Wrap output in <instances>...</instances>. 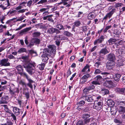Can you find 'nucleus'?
<instances>
[{"instance_id":"nucleus-1","label":"nucleus","mask_w":125,"mask_h":125,"mask_svg":"<svg viewBox=\"0 0 125 125\" xmlns=\"http://www.w3.org/2000/svg\"><path fill=\"white\" fill-rule=\"evenodd\" d=\"M48 49H44L43 55L45 56H49L52 54L53 56L56 53V46L52 45H49L48 46Z\"/></svg>"},{"instance_id":"nucleus-2","label":"nucleus","mask_w":125,"mask_h":125,"mask_svg":"<svg viewBox=\"0 0 125 125\" xmlns=\"http://www.w3.org/2000/svg\"><path fill=\"white\" fill-rule=\"evenodd\" d=\"M36 66L35 64V63H30L27 66H24V67L26 69L27 71L29 74L31 75L35 72Z\"/></svg>"},{"instance_id":"nucleus-3","label":"nucleus","mask_w":125,"mask_h":125,"mask_svg":"<svg viewBox=\"0 0 125 125\" xmlns=\"http://www.w3.org/2000/svg\"><path fill=\"white\" fill-rule=\"evenodd\" d=\"M10 92L11 94H13L15 93H18L19 92L18 89L15 88L14 84H10Z\"/></svg>"},{"instance_id":"nucleus-4","label":"nucleus","mask_w":125,"mask_h":125,"mask_svg":"<svg viewBox=\"0 0 125 125\" xmlns=\"http://www.w3.org/2000/svg\"><path fill=\"white\" fill-rule=\"evenodd\" d=\"M91 77V76L89 74H87L82 77L81 79L80 83L83 84L86 82L89 78Z\"/></svg>"},{"instance_id":"nucleus-5","label":"nucleus","mask_w":125,"mask_h":125,"mask_svg":"<svg viewBox=\"0 0 125 125\" xmlns=\"http://www.w3.org/2000/svg\"><path fill=\"white\" fill-rule=\"evenodd\" d=\"M102 78L100 75H98L95 78V80L92 82V83L95 85L99 84L100 82L102 80Z\"/></svg>"},{"instance_id":"nucleus-6","label":"nucleus","mask_w":125,"mask_h":125,"mask_svg":"<svg viewBox=\"0 0 125 125\" xmlns=\"http://www.w3.org/2000/svg\"><path fill=\"white\" fill-rule=\"evenodd\" d=\"M60 32V31H59L52 27L49 28L47 30V32L50 34H52L55 32L57 34H59Z\"/></svg>"},{"instance_id":"nucleus-7","label":"nucleus","mask_w":125,"mask_h":125,"mask_svg":"<svg viewBox=\"0 0 125 125\" xmlns=\"http://www.w3.org/2000/svg\"><path fill=\"white\" fill-rule=\"evenodd\" d=\"M95 102L94 105V107L98 110H100L102 107L103 105V102L102 101L98 102H97V101Z\"/></svg>"},{"instance_id":"nucleus-8","label":"nucleus","mask_w":125,"mask_h":125,"mask_svg":"<svg viewBox=\"0 0 125 125\" xmlns=\"http://www.w3.org/2000/svg\"><path fill=\"white\" fill-rule=\"evenodd\" d=\"M25 6V5H21L20 4L18 6L16 7L15 9L17 10H19L17 11L19 13H23L25 12V11H27L28 10L27 9L21 10V8H23V6Z\"/></svg>"},{"instance_id":"nucleus-9","label":"nucleus","mask_w":125,"mask_h":125,"mask_svg":"<svg viewBox=\"0 0 125 125\" xmlns=\"http://www.w3.org/2000/svg\"><path fill=\"white\" fill-rule=\"evenodd\" d=\"M104 36H101L99 38L94 41V45H97L98 43H102L104 41Z\"/></svg>"},{"instance_id":"nucleus-10","label":"nucleus","mask_w":125,"mask_h":125,"mask_svg":"<svg viewBox=\"0 0 125 125\" xmlns=\"http://www.w3.org/2000/svg\"><path fill=\"white\" fill-rule=\"evenodd\" d=\"M107 59L110 61H115V55L113 53H111L107 55Z\"/></svg>"},{"instance_id":"nucleus-11","label":"nucleus","mask_w":125,"mask_h":125,"mask_svg":"<svg viewBox=\"0 0 125 125\" xmlns=\"http://www.w3.org/2000/svg\"><path fill=\"white\" fill-rule=\"evenodd\" d=\"M115 64V61H110L108 62L106 64V68L108 69H110L114 67Z\"/></svg>"},{"instance_id":"nucleus-12","label":"nucleus","mask_w":125,"mask_h":125,"mask_svg":"<svg viewBox=\"0 0 125 125\" xmlns=\"http://www.w3.org/2000/svg\"><path fill=\"white\" fill-rule=\"evenodd\" d=\"M90 66L88 64H87L83 69L81 71L83 73V74L88 73L90 71Z\"/></svg>"},{"instance_id":"nucleus-13","label":"nucleus","mask_w":125,"mask_h":125,"mask_svg":"<svg viewBox=\"0 0 125 125\" xmlns=\"http://www.w3.org/2000/svg\"><path fill=\"white\" fill-rule=\"evenodd\" d=\"M31 42L32 43V45H33L34 43L39 44L40 43V40L38 38H33L31 40Z\"/></svg>"},{"instance_id":"nucleus-14","label":"nucleus","mask_w":125,"mask_h":125,"mask_svg":"<svg viewBox=\"0 0 125 125\" xmlns=\"http://www.w3.org/2000/svg\"><path fill=\"white\" fill-rule=\"evenodd\" d=\"M31 29V27H27L25 28L24 29L21 31L20 33V34L21 35L25 34L28 31L30 30Z\"/></svg>"},{"instance_id":"nucleus-15","label":"nucleus","mask_w":125,"mask_h":125,"mask_svg":"<svg viewBox=\"0 0 125 125\" xmlns=\"http://www.w3.org/2000/svg\"><path fill=\"white\" fill-rule=\"evenodd\" d=\"M12 109L13 110L15 115H18L20 114V110L19 108L17 107H12Z\"/></svg>"},{"instance_id":"nucleus-16","label":"nucleus","mask_w":125,"mask_h":125,"mask_svg":"<svg viewBox=\"0 0 125 125\" xmlns=\"http://www.w3.org/2000/svg\"><path fill=\"white\" fill-rule=\"evenodd\" d=\"M82 97L83 98V97H85V100H87L89 102H92L93 100V99L92 96L90 95L83 96V97Z\"/></svg>"},{"instance_id":"nucleus-17","label":"nucleus","mask_w":125,"mask_h":125,"mask_svg":"<svg viewBox=\"0 0 125 125\" xmlns=\"http://www.w3.org/2000/svg\"><path fill=\"white\" fill-rule=\"evenodd\" d=\"M109 52L107 50L106 48L102 49L100 51V54H102L103 55H105L109 53Z\"/></svg>"},{"instance_id":"nucleus-18","label":"nucleus","mask_w":125,"mask_h":125,"mask_svg":"<svg viewBox=\"0 0 125 125\" xmlns=\"http://www.w3.org/2000/svg\"><path fill=\"white\" fill-rule=\"evenodd\" d=\"M119 112L120 114H123L125 112V107L120 106L118 108Z\"/></svg>"},{"instance_id":"nucleus-19","label":"nucleus","mask_w":125,"mask_h":125,"mask_svg":"<svg viewBox=\"0 0 125 125\" xmlns=\"http://www.w3.org/2000/svg\"><path fill=\"white\" fill-rule=\"evenodd\" d=\"M48 9L45 8H43L40 10L39 11L41 12H43V15H45L48 14L49 13L48 12Z\"/></svg>"},{"instance_id":"nucleus-20","label":"nucleus","mask_w":125,"mask_h":125,"mask_svg":"<svg viewBox=\"0 0 125 125\" xmlns=\"http://www.w3.org/2000/svg\"><path fill=\"white\" fill-rule=\"evenodd\" d=\"M83 121L84 124H87L89 123V122H91L93 121L94 119L93 118L91 117L90 118H84Z\"/></svg>"},{"instance_id":"nucleus-21","label":"nucleus","mask_w":125,"mask_h":125,"mask_svg":"<svg viewBox=\"0 0 125 125\" xmlns=\"http://www.w3.org/2000/svg\"><path fill=\"white\" fill-rule=\"evenodd\" d=\"M7 60L6 59H4L0 61L1 64L2 66H8Z\"/></svg>"},{"instance_id":"nucleus-22","label":"nucleus","mask_w":125,"mask_h":125,"mask_svg":"<svg viewBox=\"0 0 125 125\" xmlns=\"http://www.w3.org/2000/svg\"><path fill=\"white\" fill-rule=\"evenodd\" d=\"M95 17V14L94 13H89L88 16V18L90 20H92Z\"/></svg>"},{"instance_id":"nucleus-23","label":"nucleus","mask_w":125,"mask_h":125,"mask_svg":"<svg viewBox=\"0 0 125 125\" xmlns=\"http://www.w3.org/2000/svg\"><path fill=\"white\" fill-rule=\"evenodd\" d=\"M90 112H88L84 113L83 115V119L88 118L90 117Z\"/></svg>"},{"instance_id":"nucleus-24","label":"nucleus","mask_w":125,"mask_h":125,"mask_svg":"<svg viewBox=\"0 0 125 125\" xmlns=\"http://www.w3.org/2000/svg\"><path fill=\"white\" fill-rule=\"evenodd\" d=\"M121 76V74H116L115 75V76L114 77V79L116 81H118L119 80Z\"/></svg>"},{"instance_id":"nucleus-25","label":"nucleus","mask_w":125,"mask_h":125,"mask_svg":"<svg viewBox=\"0 0 125 125\" xmlns=\"http://www.w3.org/2000/svg\"><path fill=\"white\" fill-rule=\"evenodd\" d=\"M116 40L115 39L112 38H110L108 41V42L110 45H112L115 43L116 42Z\"/></svg>"},{"instance_id":"nucleus-26","label":"nucleus","mask_w":125,"mask_h":125,"mask_svg":"<svg viewBox=\"0 0 125 125\" xmlns=\"http://www.w3.org/2000/svg\"><path fill=\"white\" fill-rule=\"evenodd\" d=\"M56 27L60 30L67 29L66 28H64L63 26L61 24H58L56 26Z\"/></svg>"},{"instance_id":"nucleus-27","label":"nucleus","mask_w":125,"mask_h":125,"mask_svg":"<svg viewBox=\"0 0 125 125\" xmlns=\"http://www.w3.org/2000/svg\"><path fill=\"white\" fill-rule=\"evenodd\" d=\"M48 56H45L44 55H42V61L46 62L49 59Z\"/></svg>"},{"instance_id":"nucleus-28","label":"nucleus","mask_w":125,"mask_h":125,"mask_svg":"<svg viewBox=\"0 0 125 125\" xmlns=\"http://www.w3.org/2000/svg\"><path fill=\"white\" fill-rule=\"evenodd\" d=\"M16 69L19 72V73L23 71V67L21 65H19L16 67Z\"/></svg>"},{"instance_id":"nucleus-29","label":"nucleus","mask_w":125,"mask_h":125,"mask_svg":"<svg viewBox=\"0 0 125 125\" xmlns=\"http://www.w3.org/2000/svg\"><path fill=\"white\" fill-rule=\"evenodd\" d=\"M101 92L104 95L108 94L109 93V91L107 89L103 88L101 90Z\"/></svg>"},{"instance_id":"nucleus-30","label":"nucleus","mask_w":125,"mask_h":125,"mask_svg":"<svg viewBox=\"0 0 125 125\" xmlns=\"http://www.w3.org/2000/svg\"><path fill=\"white\" fill-rule=\"evenodd\" d=\"M41 34V33L39 32H36L33 33L32 34V35L33 37H38L40 36Z\"/></svg>"},{"instance_id":"nucleus-31","label":"nucleus","mask_w":125,"mask_h":125,"mask_svg":"<svg viewBox=\"0 0 125 125\" xmlns=\"http://www.w3.org/2000/svg\"><path fill=\"white\" fill-rule=\"evenodd\" d=\"M116 91L119 93L123 94L124 93V90L123 89L117 88L116 89Z\"/></svg>"},{"instance_id":"nucleus-32","label":"nucleus","mask_w":125,"mask_h":125,"mask_svg":"<svg viewBox=\"0 0 125 125\" xmlns=\"http://www.w3.org/2000/svg\"><path fill=\"white\" fill-rule=\"evenodd\" d=\"M124 44V42L123 41L120 40L117 41L115 43V44L117 46L120 45Z\"/></svg>"},{"instance_id":"nucleus-33","label":"nucleus","mask_w":125,"mask_h":125,"mask_svg":"<svg viewBox=\"0 0 125 125\" xmlns=\"http://www.w3.org/2000/svg\"><path fill=\"white\" fill-rule=\"evenodd\" d=\"M114 13V10H112L110 12L107 13L106 15L110 19L112 17Z\"/></svg>"},{"instance_id":"nucleus-34","label":"nucleus","mask_w":125,"mask_h":125,"mask_svg":"<svg viewBox=\"0 0 125 125\" xmlns=\"http://www.w3.org/2000/svg\"><path fill=\"white\" fill-rule=\"evenodd\" d=\"M26 51V49L24 48H22L20 49L18 51L19 53H21L24 52H25Z\"/></svg>"},{"instance_id":"nucleus-35","label":"nucleus","mask_w":125,"mask_h":125,"mask_svg":"<svg viewBox=\"0 0 125 125\" xmlns=\"http://www.w3.org/2000/svg\"><path fill=\"white\" fill-rule=\"evenodd\" d=\"M7 27L5 25H3L2 24L0 25V33L3 32L4 29H6Z\"/></svg>"},{"instance_id":"nucleus-36","label":"nucleus","mask_w":125,"mask_h":125,"mask_svg":"<svg viewBox=\"0 0 125 125\" xmlns=\"http://www.w3.org/2000/svg\"><path fill=\"white\" fill-rule=\"evenodd\" d=\"M64 34L68 37H70L72 35V33L67 31H65L64 32Z\"/></svg>"},{"instance_id":"nucleus-37","label":"nucleus","mask_w":125,"mask_h":125,"mask_svg":"<svg viewBox=\"0 0 125 125\" xmlns=\"http://www.w3.org/2000/svg\"><path fill=\"white\" fill-rule=\"evenodd\" d=\"M109 102H107L108 104L110 107H112L115 104V102L113 101L112 100H110L109 101Z\"/></svg>"},{"instance_id":"nucleus-38","label":"nucleus","mask_w":125,"mask_h":125,"mask_svg":"<svg viewBox=\"0 0 125 125\" xmlns=\"http://www.w3.org/2000/svg\"><path fill=\"white\" fill-rule=\"evenodd\" d=\"M81 24L80 22L79 21H76L74 23V26L75 27H78Z\"/></svg>"},{"instance_id":"nucleus-39","label":"nucleus","mask_w":125,"mask_h":125,"mask_svg":"<svg viewBox=\"0 0 125 125\" xmlns=\"http://www.w3.org/2000/svg\"><path fill=\"white\" fill-rule=\"evenodd\" d=\"M111 27L112 26L111 25L106 26L103 30V31L104 33H105L106 32H107V30L111 28Z\"/></svg>"},{"instance_id":"nucleus-40","label":"nucleus","mask_w":125,"mask_h":125,"mask_svg":"<svg viewBox=\"0 0 125 125\" xmlns=\"http://www.w3.org/2000/svg\"><path fill=\"white\" fill-rule=\"evenodd\" d=\"M37 67L39 68L40 70H42L44 69V64H39L37 66Z\"/></svg>"},{"instance_id":"nucleus-41","label":"nucleus","mask_w":125,"mask_h":125,"mask_svg":"<svg viewBox=\"0 0 125 125\" xmlns=\"http://www.w3.org/2000/svg\"><path fill=\"white\" fill-rule=\"evenodd\" d=\"M101 65V62H96L94 64V65L97 68H98L99 66Z\"/></svg>"},{"instance_id":"nucleus-42","label":"nucleus","mask_w":125,"mask_h":125,"mask_svg":"<svg viewBox=\"0 0 125 125\" xmlns=\"http://www.w3.org/2000/svg\"><path fill=\"white\" fill-rule=\"evenodd\" d=\"M47 2V0H41L37 3V4H43L44 3H46Z\"/></svg>"},{"instance_id":"nucleus-43","label":"nucleus","mask_w":125,"mask_h":125,"mask_svg":"<svg viewBox=\"0 0 125 125\" xmlns=\"http://www.w3.org/2000/svg\"><path fill=\"white\" fill-rule=\"evenodd\" d=\"M86 87L89 91L91 90L94 89L95 88L94 86V85H92L88 87Z\"/></svg>"},{"instance_id":"nucleus-44","label":"nucleus","mask_w":125,"mask_h":125,"mask_svg":"<svg viewBox=\"0 0 125 125\" xmlns=\"http://www.w3.org/2000/svg\"><path fill=\"white\" fill-rule=\"evenodd\" d=\"M5 19V17L3 15H0V21L2 23H4V22H3V21Z\"/></svg>"},{"instance_id":"nucleus-45","label":"nucleus","mask_w":125,"mask_h":125,"mask_svg":"<svg viewBox=\"0 0 125 125\" xmlns=\"http://www.w3.org/2000/svg\"><path fill=\"white\" fill-rule=\"evenodd\" d=\"M15 12V10H12L11 11H10L8 12V15L10 16L13 15L14 14Z\"/></svg>"},{"instance_id":"nucleus-46","label":"nucleus","mask_w":125,"mask_h":125,"mask_svg":"<svg viewBox=\"0 0 125 125\" xmlns=\"http://www.w3.org/2000/svg\"><path fill=\"white\" fill-rule=\"evenodd\" d=\"M89 91L86 87L83 90V92L85 94H87L89 92Z\"/></svg>"},{"instance_id":"nucleus-47","label":"nucleus","mask_w":125,"mask_h":125,"mask_svg":"<svg viewBox=\"0 0 125 125\" xmlns=\"http://www.w3.org/2000/svg\"><path fill=\"white\" fill-rule=\"evenodd\" d=\"M84 124V123H83V121L81 120H79L76 123L77 125H83Z\"/></svg>"},{"instance_id":"nucleus-48","label":"nucleus","mask_w":125,"mask_h":125,"mask_svg":"<svg viewBox=\"0 0 125 125\" xmlns=\"http://www.w3.org/2000/svg\"><path fill=\"white\" fill-rule=\"evenodd\" d=\"M29 52V54H31L32 55L33 54H35L34 56L36 55V53L34 52L32 50H29L28 51Z\"/></svg>"},{"instance_id":"nucleus-49","label":"nucleus","mask_w":125,"mask_h":125,"mask_svg":"<svg viewBox=\"0 0 125 125\" xmlns=\"http://www.w3.org/2000/svg\"><path fill=\"white\" fill-rule=\"evenodd\" d=\"M52 16V15H48L47 20L49 21L53 22V21L52 18L51 17Z\"/></svg>"},{"instance_id":"nucleus-50","label":"nucleus","mask_w":125,"mask_h":125,"mask_svg":"<svg viewBox=\"0 0 125 125\" xmlns=\"http://www.w3.org/2000/svg\"><path fill=\"white\" fill-rule=\"evenodd\" d=\"M101 72V71L100 69H97L95 70L94 73L95 74H98Z\"/></svg>"},{"instance_id":"nucleus-51","label":"nucleus","mask_w":125,"mask_h":125,"mask_svg":"<svg viewBox=\"0 0 125 125\" xmlns=\"http://www.w3.org/2000/svg\"><path fill=\"white\" fill-rule=\"evenodd\" d=\"M2 101H3V102H5V104H7V102L6 101L7 100V98L6 97L4 96V97H2Z\"/></svg>"},{"instance_id":"nucleus-52","label":"nucleus","mask_w":125,"mask_h":125,"mask_svg":"<svg viewBox=\"0 0 125 125\" xmlns=\"http://www.w3.org/2000/svg\"><path fill=\"white\" fill-rule=\"evenodd\" d=\"M71 73H72L70 70V69H69L66 73L67 78L71 74Z\"/></svg>"},{"instance_id":"nucleus-53","label":"nucleus","mask_w":125,"mask_h":125,"mask_svg":"<svg viewBox=\"0 0 125 125\" xmlns=\"http://www.w3.org/2000/svg\"><path fill=\"white\" fill-rule=\"evenodd\" d=\"M26 78L28 81L29 83H33V81L28 76H27Z\"/></svg>"},{"instance_id":"nucleus-54","label":"nucleus","mask_w":125,"mask_h":125,"mask_svg":"<svg viewBox=\"0 0 125 125\" xmlns=\"http://www.w3.org/2000/svg\"><path fill=\"white\" fill-rule=\"evenodd\" d=\"M19 74H20L21 75L24 76H25L26 77V78L27 76H28L26 73L24 72H23V71L21 73H20Z\"/></svg>"},{"instance_id":"nucleus-55","label":"nucleus","mask_w":125,"mask_h":125,"mask_svg":"<svg viewBox=\"0 0 125 125\" xmlns=\"http://www.w3.org/2000/svg\"><path fill=\"white\" fill-rule=\"evenodd\" d=\"M118 104L120 105H125V102L123 101H118Z\"/></svg>"},{"instance_id":"nucleus-56","label":"nucleus","mask_w":125,"mask_h":125,"mask_svg":"<svg viewBox=\"0 0 125 125\" xmlns=\"http://www.w3.org/2000/svg\"><path fill=\"white\" fill-rule=\"evenodd\" d=\"M10 116H11L13 118V119L15 120H16V116L13 113H10Z\"/></svg>"},{"instance_id":"nucleus-57","label":"nucleus","mask_w":125,"mask_h":125,"mask_svg":"<svg viewBox=\"0 0 125 125\" xmlns=\"http://www.w3.org/2000/svg\"><path fill=\"white\" fill-rule=\"evenodd\" d=\"M10 116H11L13 118V119L15 120H16V116L13 113H10Z\"/></svg>"},{"instance_id":"nucleus-58","label":"nucleus","mask_w":125,"mask_h":125,"mask_svg":"<svg viewBox=\"0 0 125 125\" xmlns=\"http://www.w3.org/2000/svg\"><path fill=\"white\" fill-rule=\"evenodd\" d=\"M123 51L122 48H120L116 50V52H118L119 54H121Z\"/></svg>"},{"instance_id":"nucleus-59","label":"nucleus","mask_w":125,"mask_h":125,"mask_svg":"<svg viewBox=\"0 0 125 125\" xmlns=\"http://www.w3.org/2000/svg\"><path fill=\"white\" fill-rule=\"evenodd\" d=\"M32 3V1L31 0L29 1L27 3V6L29 7H30Z\"/></svg>"},{"instance_id":"nucleus-60","label":"nucleus","mask_w":125,"mask_h":125,"mask_svg":"<svg viewBox=\"0 0 125 125\" xmlns=\"http://www.w3.org/2000/svg\"><path fill=\"white\" fill-rule=\"evenodd\" d=\"M85 103V102L83 100L80 101L79 103V104L80 106H81L82 105H83Z\"/></svg>"},{"instance_id":"nucleus-61","label":"nucleus","mask_w":125,"mask_h":125,"mask_svg":"<svg viewBox=\"0 0 125 125\" xmlns=\"http://www.w3.org/2000/svg\"><path fill=\"white\" fill-rule=\"evenodd\" d=\"M24 17H26L25 16H23L22 17H21L20 18H19L17 19V21H22L24 19Z\"/></svg>"},{"instance_id":"nucleus-62","label":"nucleus","mask_w":125,"mask_h":125,"mask_svg":"<svg viewBox=\"0 0 125 125\" xmlns=\"http://www.w3.org/2000/svg\"><path fill=\"white\" fill-rule=\"evenodd\" d=\"M122 4L121 3H117L115 5V7L116 8L118 7L122 6Z\"/></svg>"},{"instance_id":"nucleus-63","label":"nucleus","mask_w":125,"mask_h":125,"mask_svg":"<svg viewBox=\"0 0 125 125\" xmlns=\"http://www.w3.org/2000/svg\"><path fill=\"white\" fill-rule=\"evenodd\" d=\"M83 12L81 11H79L78 12V14L76 16L78 18H79L81 16V15L83 14Z\"/></svg>"},{"instance_id":"nucleus-64","label":"nucleus","mask_w":125,"mask_h":125,"mask_svg":"<svg viewBox=\"0 0 125 125\" xmlns=\"http://www.w3.org/2000/svg\"><path fill=\"white\" fill-rule=\"evenodd\" d=\"M114 121L116 123H122V122L121 121L116 119H114Z\"/></svg>"}]
</instances>
